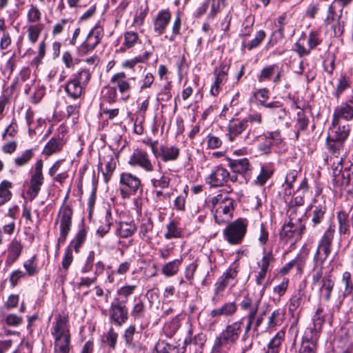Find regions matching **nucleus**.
<instances>
[{
	"label": "nucleus",
	"instance_id": "nucleus-24",
	"mask_svg": "<svg viewBox=\"0 0 353 353\" xmlns=\"http://www.w3.org/2000/svg\"><path fill=\"white\" fill-rule=\"evenodd\" d=\"M33 85H34V90L31 97V101L34 103H38L45 94V87L39 83L35 85V79H32L25 85L24 93L29 94L31 87Z\"/></svg>",
	"mask_w": 353,
	"mask_h": 353
},
{
	"label": "nucleus",
	"instance_id": "nucleus-64",
	"mask_svg": "<svg viewBox=\"0 0 353 353\" xmlns=\"http://www.w3.org/2000/svg\"><path fill=\"white\" fill-rule=\"evenodd\" d=\"M32 157V150L31 149L27 150L20 157H17L14 161L17 166H22L28 163Z\"/></svg>",
	"mask_w": 353,
	"mask_h": 353
},
{
	"label": "nucleus",
	"instance_id": "nucleus-7",
	"mask_svg": "<svg viewBox=\"0 0 353 353\" xmlns=\"http://www.w3.org/2000/svg\"><path fill=\"white\" fill-rule=\"evenodd\" d=\"M120 192L123 198L130 197L137 194L141 188V182L139 177L129 173L123 172L120 175Z\"/></svg>",
	"mask_w": 353,
	"mask_h": 353
},
{
	"label": "nucleus",
	"instance_id": "nucleus-60",
	"mask_svg": "<svg viewBox=\"0 0 353 353\" xmlns=\"http://www.w3.org/2000/svg\"><path fill=\"white\" fill-rule=\"evenodd\" d=\"M148 53H145L143 55H140L134 57L130 60H126L122 64L123 68H133L137 63H143L148 59Z\"/></svg>",
	"mask_w": 353,
	"mask_h": 353
},
{
	"label": "nucleus",
	"instance_id": "nucleus-59",
	"mask_svg": "<svg viewBox=\"0 0 353 353\" xmlns=\"http://www.w3.org/2000/svg\"><path fill=\"white\" fill-rule=\"evenodd\" d=\"M297 119L295 128L299 129V131H303L307 129L308 126L309 120L306 117L303 111L301 110L296 114Z\"/></svg>",
	"mask_w": 353,
	"mask_h": 353
},
{
	"label": "nucleus",
	"instance_id": "nucleus-49",
	"mask_svg": "<svg viewBox=\"0 0 353 353\" xmlns=\"http://www.w3.org/2000/svg\"><path fill=\"white\" fill-rule=\"evenodd\" d=\"M23 268L26 270L25 275L32 276L38 274L39 269L36 263V256H32L30 259L23 263Z\"/></svg>",
	"mask_w": 353,
	"mask_h": 353
},
{
	"label": "nucleus",
	"instance_id": "nucleus-35",
	"mask_svg": "<svg viewBox=\"0 0 353 353\" xmlns=\"http://www.w3.org/2000/svg\"><path fill=\"white\" fill-rule=\"evenodd\" d=\"M146 307L144 301L141 297H135L134 305L131 310V316L136 319H141L145 316Z\"/></svg>",
	"mask_w": 353,
	"mask_h": 353
},
{
	"label": "nucleus",
	"instance_id": "nucleus-19",
	"mask_svg": "<svg viewBox=\"0 0 353 353\" xmlns=\"http://www.w3.org/2000/svg\"><path fill=\"white\" fill-rule=\"evenodd\" d=\"M353 119V100L350 99L337 106L333 114V123L337 124L341 119L350 121Z\"/></svg>",
	"mask_w": 353,
	"mask_h": 353
},
{
	"label": "nucleus",
	"instance_id": "nucleus-42",
	"mask_svg": "<svg viewBox=\"0 0 353 353\" xmlns=\"http://www.w3.org/2000/svg\"><path fill=\"white\" fill-rule=\"evenodd\" d=\"M118 336V334L111 327L107 332L103 334L101 339L102 343L108 345L110 350H114L116 348Z\"/></svg>",
	"mask_w": 353,
	"mask_h": 353
},
{
	"label": "nucleus",
	"instance_id": "nucleus-17",
	"mask_svg": "<svg viewBox=\"0 0 353 353\" xmlns=\"http://www.w3.org/2000/svg\"><path fill=\"white\" fill-rule=\"evenodd\" d=\"M242 324L241 321H239L228 325L218 338L219 345H223L236 341L239 337Z\"/></svg>",
	"mask_w": 353,
	"mask_h": 353
},
{
	"label": "nucleus",
	"instance_id": "nucleus-23",
	"mask_svg": "<svg viewBox=\"0 0 353 353\" xmlns=\"http://www.w3.org/2000/svg\"><path fill=\"white\" fill-rule=\"evenodd\" d=\"M171 18V14L168 10H161L157 14L154 21V30L159 35L161 34L168 24L169 23Z\"/></svg>",
	"mask_w": 353,
	"mask_h": 353
},
{
	"label": "nucleus",
	"instance_id": "nucleus-33",
	"mask_svg": "<svg viewBox=\"0 0 353 353\" xmlns=\"http://www.w3.org/2000/svg\"><path fill=\"white\" fill-rule=\"evenodd\" d=\"M336 219L339 226V232L341 235L350 234V222L348 214L343 211H339L336 214Z\"/></svg>",
	"mask_w": 353,
	"mask_h": 353
},
{
	"label": "nucleus",
	"instance_id": "nucleus-3",
	"mask_svg": "<svg viewBox=\"0 0 353 353\" xmlns=\"http://www.w3.org/2000/svg\"><path fill=\"white\" fill-rule=\"evenodd\" d=\"M322 312L323 308L319 307L313 316L312 326L305 329L299 353H315L316 343L320 336L322 325L325 321Z\"/></svg>",
	"mask_w": 353,
	"mask_h": 353
},
{
	"label": "nucleus",
	"instance_id": "nucleus-15",
	"mask_svg": "<svg viewBox=\"0 0 353 353\" xmlns=\"http://www.w3.org/2000/svg\"><path fill=\"white\" fill-rule=\"evenodd\" d=\"M54 319L50 330L54 339L70 337L68 316L64 314H59Z\"/></svg>",
	"mask_w": 353,
	"mask_h": 353
},
{
	"label": "nucleus",
	"instance_id": "nucleus-20",
	"mask_svg": "<svg viewBox=\"0 0 353 353\" xmlns=\"http://www.w3.org/2000/svg\"><path fill=\"white\" fill-rule=\"evenodd\" d=\"M349 125H343L341 121H337V124L332 121V127L329 130L327 139L344 141L349 134Z\"/></svg>",
	"mask_w": 353,
	"mask_h": 353
},
{
	"label": "nucleus",
	"instance_id": "nucleus-22",
	"mask_svg": "<svg viewBox=\"0 0 353 353\" xmlns=\"http://www.w3.org/2000/svg\"><path fill=\"white\" fill-rule=\"evenodd\" d=\"M103 161L105 163V170H103L102 168V162L99 163V170H101V173L103 176L104 181L105 183H108L116 168L117 164L115 159L112 154L104 157Z\"/></svg>",
	"mask_w": 353,
	"mask_h": 353
},
{
	"label": "nucleus",
	"instance_id": "nucleus-12",
	"mask_svg": "<svg viewBox=\"0 0 353 353\" xmlns=\"http://www.w3.org/2000/svg\"><path fill=\"white\" fill-rule=\"evenodd\" d=\"M305 230V226L302 223L301 219L298 217L295 221H290L283 224L280 232L282 239L301 238Z\"/></svg>",
	"mask_w": 353,
	"mask_h": 353
},
{
	"label": "nucleus",
	"instance_id": "nucleus-40",
	"mask_svg": "<svg viewBox=\"0 0 353 353\" xmlns=\"http://www.w3.org/2000/svg\"><path fill=\"white\" fill-rule=\"evenodd\" d=\"M54 353H70V337L54 339Z\"/></svg>",
	"mask_w": 353,
	"mask_h": 353
},
{
	"label": "nucleus",
	"instance_id": "nucleus-52",
	"mask_svg": "<svg viewBox=\"0 0 353 353\" xmlns=\"http://www.w3.org/2000/svg\"><path fill=\"white\" fill-rule=\"evenodd\" d=\"M103 98L109 103H113L117 101V93L116 87L106 85L103 88Z\"/></svg>",
	"mask_w": 353,
	"mask_h": 353
},
{
	"label": "nucleus",
	"instance_id": "nucleus-21",
	"mask_svg": "<svg viewBox=\"0 0 353 353\" xmlns=\"http://www.w3.org/2000/svg\"><path fill=\"white\" fill-rule=\"evenodd\" d=\"M23 250V245L21 241L17 239H12L8 248V256L6 260V265H11L20 256Z\"/></svg>",
	"mask_w": 353,
	"mask_h": 353
},
{
	"label": "nucleus",
	"instance_id": "nucleus-47",
	"mask_svg": "<svg viewBox=\"0 0 353 353\" xmlns=\"http://www.w3.org/2000/svg\"><path fill=\"white\" fill-rule=\"evenodd\" d=\"M223 3V0H207L200 8V14L206 11L208 7L210 6V17H213L219 11L221 5Z\"/></svg>",
	"mask_w": 353,
	"mask_h": 353
},
{
	"label": "nucleus",
	"instance_id": "nucleus-61",
	"mask_svg": "<svg viewBox=\"0 0 353 353\" xmlns=\"http://www.w3.org/2000/svg\"><path fill=\"white\" fill-rule=\"evenodd\" d=\"M342 281L345 284L343 295L345 296L350 295L353 291V283L351 281V274L349 272H343Z\"/></svg>",
	"mask_w": 353,
	"mask_h": 353
},
{
	"label": "nucleus",
	"instance_id": "nucleus-18",
	"mask_svg": "<svg viewBox=\"0 0 353 353\" xmlns=\"http://www.w3.org/2000/svg\"><path fill=\"white\" fill-rule=\"evenodd\" d=\"M152 152L156 157H160L162 161L167 162L176 160L179 154V150L174 146L161 145L158 150L155 143H151Z\"/></svg>",
	"mask_w": 353,
	"mask_h": 353
},
{
	"label": "nucleus",
	"instance_id": "nucleus-58",
	"mask_svg": "<svg viewBox=\"0 0 353 353\" xmlns=\"http://www.w3.org/2000/svg\"><path fill=\"white\" fill-rule=\"evenodd\" d=\"M263 106L267 108L276 110L279 114L278 117L279 119H283L286 115L285 108L283 107V104L280 101H276L270 103H265V105H263Z\"/></svg>",
	"mask_w": 353,
	"mask_h": 353
},
{
	"label": "nucleus",
	"instance_id": "nucleus-30",
	"mask_svg": "<svg viewBox=\"0 0 353 353\" xmlns=\"http://www.w3.org/2000/svg\"><path fill=\"white\" fill-rule=\"evenodd\" d=\"M236 310L237 305L235 302H228L222 305L220 307L212 310L211 314L212 316H228L235 314Z\"/></svg>",
	"mask_w": 353,
	"mask_h": 353
},
{
	"label": "nucleus",
	"instance_id": "nucleus-16",
	"mask_svg": "<svg viewBox=\"0 0 353 353\" xmlns=\"http://www.w3.org/2000/svg\"><path fill=\"white\" fill-rule=\"evenodd\" d=\"M134 79V77L128 78L124 72L114 74L110 79V83L115 85L119 92L123 95L122 99L127 100L130 97V92L132 86L130 81Z\"/></svg>",
	"mask_w": 353,
	"mask_h": 353
},
{
	"label": "nucleus",
	"instance_id": "nucleus-53",
	"mask_svg": "<svg viewBox=\"0 0 353 353\" xmlns=\"http://www.w3.org/2000/svg\"><path fill=\"white\" fill-rule=\"evenodd\" d=\"M276 68H278V66L276 64L270 65L263 68L260 74L257 76L258 81L259 82H263L270 80L274 74Z\"/></svg>",
	"mask_w": 353,
	"mask_h": 353
},
{
	"label": "nucleus",
	"instance_id": "nucleus-56",
	"mask_svg": "<svg viewBox=\"0 0 353 353\" xmlns=\"http://www.w3.org/2000/svg\"><path fill=\"white\" fill-rule=\"evenodd\" d=\"M265 37L266 34L263 30H261L258 31L256 33L254 38L248 43L246 48L248 50L257 48L262 43Z\"/></svg>",
	"mask_w": 353,
	"mask_h": 353
},
{
	"label": "nucleus",
	"instance_id": "nucleus-34",
	"mask_svg": "<svg viewBox=\"0 0 353 353\" xmlns=\"http://www.w3.org/2000/svg\"><path fill=\"white\" fill-rule=\"evenodd\" d=\"M83 86L78 81L71 79L65 86V91L73 99L79 98L82 94Z\"/></svg>",
	"mask_w": 353,
	"mask_h": 353
},
{
	"label": "nucleus",
	"instance_id": "nucleus-6",
	"mask_svg": "<svg viewBox=\"0 0 353 353\" xmlns=\"http://www.w3.org/2000/svg\"><path fill=\"white\" fill-rule=\"evenodd\" d=\"M72 209L65 205L62 207L58 214L56 223H60V235L57 240V248L59 249L60 244L65 243L72 226Z\"/></svg>",
	"mask_w": 353,
	"mask_h": 353
},
{
	"label": "nucleus",
	"instance_id": "nucleus-63",
	"mask_svg": "<svg viewBox=\"0 0 353 353\" xmlns=\"http://www.w3.org/2000/svg\"><path fill=\"white\" fill-rule=\"evenodd\" d=\"M289 281V279L283 278L282 281L279 285H276L274 287L273 292L275 294H277L279 297L283 296L288 290Z\"/></svg>",
	"mask_w": 353,
	"mask_h": 353
},
{
	"label": "nucleus",
	"instance_id": "nucleus-44",
	"mask_svg": "<svg viewBox=\"0 0 353 353\" xmlns=\"http://www.w3.org/2000/svg\"><path fill=\"white\" fill-rule=\"evenodd\" d=\"M285 316V312L281 309H276L274 310L268 318V329H273L276 326L281 325L283 323Z\"/></svg>",
	"mask_w": 353,
	"mask_h": 353
},
{
	"label": "nucleus",
	"instance_id": "nucleus-62",
	"mask_svg": "<svg viewBox=\"0 0 353 353\" xmlns=\"http://www.w3.org/2000/svg\"><path fill=\"white\" fill-rule=\"evenodd\" d=\"M73 79L78 81L82 86L86 85L90 79V73L88 70L83 69L74 75Z\"/></svg>",
	"mask_w": 353,
	"mask_h": 353
},
{
	"label": "nucleus",
	"instance_id": "nucleus-51",
	"mask_svg": "<svg viewBox=\"0 0 353 353\" xmlns=\"http://www.w3.org/2000/svg\"><path fill=\"white\" fill-rule=\"evenodd\" d=\"M275 259L273 255L272 250L265 252V249L263 248V257L261 262L258 263V266L259 268L268 271L270 263H273Z\"/></svg>",
	"mask_w": 353,
	"mask_h": 353
},
{
	"label": "nucleus",
	"instance_id": "nucleus-2",
	"mask_svg": "<svg viewBox=\"0 0 353 353\" xmlns=\"http://www.w3.org/2000/svg\"><path fill=\"white\" fill-rule=\"evenodd\" d=\"M234 199L219 194L206 199L204 208L209 209L213 214L216 222L220 224L232 218L234 210Z\"/></svg>",
	"mask_w": 353,
	"mask_h": 353
},
{
	"label": "nucleus",
	"instance_id": "nucleus-45",
	"mask_svg": "<svg viewBox=\"0 0 353 353\" xmlns=\"http://www.w3.org/2000/svg\"><path fill=\"white\" fill-rule=\"evenodd\" d=\"M182 260L181 259H175L174 261H170L165 263L161 269L162 273L165 276H172L175 275L179 269L180 265H181Z\"/></svg>",
	"mask_w": 353,
	"mask_h": 353
},
{
	"label": "nucleus",
	"instance_id": "nucleus-13",
	"mask_svg": "<svg viewBox=\"0 0 353 353\" xmlns=\"http://www.w3.org/2000/svg\"><path fill=\"white\" fill-rule=\"evenodd\" d=\"M110 320L116 325L121 326L128 319L126 305L112 300L109 309Z\"/></svg>",
	"mask_w": 353,
	"mask_h": 353
},
{
	"label": "nucleus",
	"instance_id": "nucleus-27",
	"mask_svg": "<svg viewBox=\"0 0 353 353\" xmlns=\"http://www.w3.org/2000/svg\"><path fill=\"white\" fill-rule=\"evenodd\" d=\"M285 336V332L283 330L279 331L268 343L265 349V353H279Z\"/></svg>",
	"mask_w": 353,
	"mask_h": 353
},
{
	"label": "nucleus",
	"instance_id": "nucleus-54",
	"mask_svg": "<svg viewBox=\"0 0 353 353\" xmlns=\"http://www.w3.org/2000/svg\"><path fill=\"white\" fill-rule=\"evenodd\" d=\"M148 11V6L147 3L145 2L141 4L134 16V23L141 26L144 22V19L147 15Z\"/></svg>",
	"mask_w": 353,
	"mask_h": 353
},
{
	"label": "nucleus",
	"instance_id": "nucleus-4",
	"mask_svg": "<svg viewBox=\"0 0 353 353\" xmlns=\"http://www.w3.org/2000/svg\"><path fill=\"white\" fill-rule=\"evenodd\" d=\"M341 163L342 159L333 168V183L336 187L350 193L353 191V164L343 165Z\"/></svg>",
	"mask_w": 353,
	"mask_h": 353
},
{
	"label": "nucleus",
	"instance_id": "nucleus-11",
	"mask_svg": "<svg viewBox=\"0 0 353 353\" xmlns=\"http://www.w3.org/2000/svg\"><path fill=\"white\" fill-rule=\"evenodd\" d=\"M103 37V28L95 26L89 32L85 41L78 48L80 55H85L93 50L100 43Z\"/></svg>",
	"mask_w": 353,
	"mask_h": 353
},
{
	"label": "nucleus",
	"instance_id": "nucleus-14",
	"mask_svg": "<svg viewBox=\"0 0 353 353\" xmlns=\"http://www.w3.org/2000/svg\"><path fill=\"white\" fill-rule=\"evenodd\" d=\"M228 179L234 182L236 180V176H230L229 172L225 168L221 166H217L205 179V181L211 186L219 187L223 185Z\"/></svg>",
	"mask_w": 353,
	"mask_h": 353
},
{
	"label": "nucleus",
	"instance_id": "nucleus-28",
	"mask_svg": "<svg viewBox=\"0 0 353 353\" xmlns=\"http://www.w3.org/2000/svg\"><path fill=\"white\" fill-rule=\"evenodd\" d=\"M136 289V285H123L117 290L116 296L113 300L117 302L120 301L122 304L126 305L128 301L129 296L134 292Z\"/></svg>",
	"mask_w": 353,
	"mask_h": 353
},
{
	"label": "nucleus",
	"instance_id": "nucleus-9",
	"mask_svg": "<svg viewBox=\"0 0 353 353\" xmlns=\"http://www.w3.org/2000/svg\"><path fill=\"white\" fill-rule=\"evenodd\" d=\"M43 161L38 160L35 163L34 172L31 175L30 185L27 191V194L30 200L35 199L43 184L44 177L43 174Z\"/></svg>",
	"mask_w": 353,
	"mask_h": 353
},
{
	"label": "nucleus",
	"instance_id": "nucleus-39",
	"mask_svg": "<svg viewBox=\"0 0 353 353\" xmlns=\"http://www.w3.org/2000/svg\"><path fill=\"white\" fill-rule=\"evenodd\" d=\"M166 230L164 237L168 240L180 238L182 236V230L179 227L178 222L174 220L171 221L166 225Z\"/></svg>",
	"mask_w": 353,
	"mask_h": 353
},
{
	"label": "nucleus",
	"instance_id": "nucleus-5",
	"mask_svg": "<svg viewBox=\"0 0 353 353\" xmlns=\"http://www.w3.org/2000/svg\"><path fill=\"white\" fill-rule=\"evenodd\" d=\"M248 221L245 219H238L230 223L223 230L225 239L230 244L240 243L247 230Z\"/></svg>",
	"mask_w": 353,
	"mask_h": 353
},
{
	"label": "nucleus",
	"instance_id": "nucleus-36",
	"mask_svg": "<svg viewBox=\"0 0 353 353\" xmlns=\"http://www.w3.org/2000/svg\"><path fill=\"white\" fill-rule=\"evenodd\" d=\"M229 166L236 173L243 174L250 170V165L246 158L230 160Z\"/></svg>",
	"mask_w": 353,
	"mask_h": 353
},
{
	"label": "nucleus",
	"instance_id": "nucleus-55",
	"mask_svg": "<svg viewBox=\"0 0 353 353\" xmlns=\"http://www.w3.org/2000/svg\"><path fill=\"white\" fill-rule=\"evenodd\" d=\"M303 292L301 289H299L297 292L291 296L290 299L289 310L294 312L301 305Z\"/></svg>",
	"mask_w": 353,
	"mask_h": 353
},
{
	"label": "nucleus",
	"instance_id": "nucleus-43",
	"mask_svg": "<svg viewBox=\"0 0 353 353\" xmlns=\"http://www.w3.org/2000/svg\"><path fill=\"white\" fill-rule=\"evenodd\" d=\"M12 187V183L6 180L0 183V206L11 199L12 192L10 189Z\"/></svg>",
	"mask_w": 353,
	"mask_h": 353
},
{
	"label": "nucleus",
	"instance_id": "nucleus-29",
	"mask_svg": "<svg viewBox=\"0 0 353 353\" xmlns=\"http://www.w3.org/2000/svg\"><path fill=\"white\" fill-rule=\"evenodd\" d=\"M261 300H253L248 295L243 297L240 303L241 310L245 311L247 314H256L259 310Z\"/></svg>",
	"mask_w": 353,
	"mask_h": 353
},
{
	"label": "nucleus",
	"instance_id": "nucleus-1",
	"mask_svg": "<svg viewBox=\"0 0 353 353\" xmlns=\"http://www.w3.org/2000/svg\"><path fill=\"white\" fill-rule=\"evenodd\" d=\"M336 234V225L333 221L329 223L323 232L314 256V270L312 284L319 285V292L325 301H329L334 285L332 271L323 273V264L331 252L333 240Z\"/></svg>",
	"mask_w": 353,
	"mask_h": 353
},
{
	"label": "nucleus",
	"instance_id": "nucleus-46",
	"mask_svg": "<svg viewBox=\"0 0 353 353\" xmlns=\"http://www.w3.org/2000/svg\"><path fill=\"white\" fill-rule=\"evenodd\" d=\"M298 175L296 170H290L285 176V182L283 184L284 194L290 195L293 192V183L296 181Z\"/></svg>",
	"mask_w": 353,
	"mask_h": 353
},
{
	"label": "nucleus",
	"instance_id": "nucleus-10",
	"mask_svg": "<svg viewBox=\"0 0 353 353\" xmlns=\"http://www.w3.org/2000/svg\"><path fill=\"white\" fill-rule=\"evenodd\" d=\"M128 164L132 167L140 168L147 172H151L154 169L148 152L141 149L134 150L130 157Z\"/></svg>",
	"mask_w": 353,
	"mask_h": 353
},
{
	"label": "nucleus",
	"instance_id": "nucleus-57",
	"mask_svg": "<svg viewBox=\"0 0 353 353\" xmlns=\"http://www.w3.org/2000/svg\"><path fill=\"white\" fill-rule=\"evenodd\" d=\"M139 40L138 34L133 31H128L124 34V41L123 46L126 48H130L133 47Z\"/></svg>",
	"mask_w": 353,
	"mask_h": 353
},
{
	"label": "nucleus",
	"instance_id": "nucleus-25",
	"mask_svg": "<svg viewBox=\"0 0 353 353\" xmlns=\"http://www.w3.org/2000/svg\"><path fill=\"white\" fill-rule=\"evenodd\" d=\"M246 127V121H244V119L231 120L228 126V136L229 137V139L231 141H233L236 137H237L239 134H240L243 131L245 130Z\"/></svg>",
	"mask_w": 353,
	"mask_h": 353
},
{
	"label": "nucleus",
	"instance_id": "nucleus-48",
	"mask_svg": "<svg viewBox=\"0 0 353 353\" xmlns=\"http://www.w3.org/2000/svg\"><path fill=\"white\" fill-rule=\"evenodd\" d=\"M86 239V231L81 228L78 231L74 239L71 241L69 246L73 248L76 252H79V248L82 246Z\"/></svg>",
	"mask_w": 353,
	"mask_h": 353
},
{
	"label": "nucleus",
	"instance_id": "nucleus-8",
	"mask_svg": "<svg viewBox=\"0 0 353 353\" xmlns=\"http://www.w3.org/2000/svg\"><path fill=\"white\" fill-rule=\"evenodd\" d=\"M310 212L307 217L310 219V225L312 229L319 228L325 219L327 205L325 200L319 201L314 199L312 203L309 206Z\"/></svg>",
	"mask_w": 353,
	"mask_h": 353
},
{
	"label": "nucleus",
	"instance_id": "nucleus-41",
	"mask_svg": "<svg viewBox=\"0 0 353 353\" xmlns=\"http://www.w3.org/2000/svg\"><path fill=\"white\" fill-rule=\"evenodd\" d=\"M153 230V223L150 219L143 220L140 228L139 235L144 241L150 242L152 239L150 233Z\"/></svg>",
	"mask_w": 353,
	"mask_h": 353
},
{
	"label": "nucleus",
	"instance_id": "nucleus-32",
	"mask_svg": "<svg viewBox=\"0 0 353 353\" xmlns=\"http://www.w3.org/2000/svg\"><path fill=\"white\" fill-rule=\"evenodd\" d=\"M137 230V226L133 221L120 222L116 230V234L121 238L131 236Z\"/></svg>",
	"mask_w": 353,
	"mask_h": 353
},
{
	"label": "nucleus",
	"instance_id": "nucleus-37",
	"mask_svg": "<svg viewBox=\"0 0 353 353\" xmlns=\"http://www.w3.org/2000/svg\"><path fill=\"white\" fill-rule=\"evenodd\" d=\"M155 350L157 353H184L185 347L179 348L171 345L164 341L159 340L155 345Z\"/></svg>",
	"mask_w": 353,
	"mask_h": 353
},
{
	"label": "nucleus",
	"instance_id": "nucleus-50",
	"mask_svg": "<svg viewBox=\"0 0 353 353\" xmlns=\"http://www.w3.org/2000/svg\"><path fill=\"white\" fill-rule=\"evenodd\" d=\"M43 29V25L41 23L32 25L28 28V37L32 43H35L38 41Z\"/></svg>",
	"mask_w": 353,
	"mask_h": 353
},
{
	"label": "nucleus",
	"instance_id": "nucleus-26",
	"mask_svg": "<svg viewBox=\"0 0 353 353\" xmlns=\"http://www.w3.org/2000/svg\"><path fill=\"white\" fill-rule=\"evenodd\" d=\"M228 68L227 65L221 67L219 71H215V79L210 90L212 95L216 96L219 92L220 85L223 84L226 81V76Z\"/></svg>",
	"mask_w": 353,
	"mask_h": 353
},
{
	"label": "nucleus",
	"instance_id": "nucleus-38",
	"mask_svg": "<svg viewBox=\"0 0 353 353\" xmlns=\"http://www.w3.org/2000/svg\"><path fill=\"white\" fill-rule=\"evenodd\" d=\"M274 172L273 165L271 164H264L261 168V171L256 177L255 183L259 185H264L266 181L272 176Z\"/></svg>",
	"mask_w": 353,
	"mask_h": 353
},
{
	"label": "nucleus",
	"instance_id": "nucleus-31",
	"mask_svg": "<svg viewBox=\"0 0 353 353\" xmlns=\"http://www.w3.org/2000/svg\"><path fill=\"white\" fill-rule=\"evenodd\" d=\"M63 145V140L59 137H52L45 145L43 154L46 156H50L54 153L61 150Z\"/></svg>",
	"mask_w": 353,
	"mask_h": 353
}]
</instances>
